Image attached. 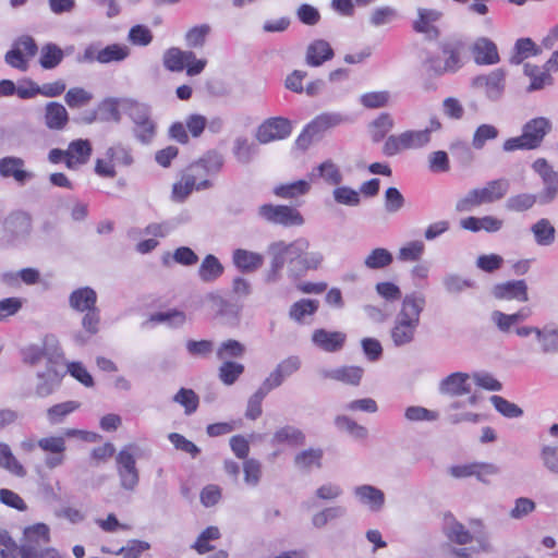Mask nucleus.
<instances>
[{
	"label": "nucleus",
	"instance_id": "obj_18",
	"mask_svg": "<svg viewBox=\"0 0 558 558\" xmlns=\"http://www.w3.org/2000/svg\"><path fill=\"white\" fill-rule=\"evenodd\" d=\"M38 447L43 451L50 453L45 460V464L48 469H54L63 464L66 450L64 436L43 437L38 440Z\"/></svg>",
	"mask_w": 558,
	"mask_h": 558
},
{
	"label": "nucleus",
	"instance_id": "obj_1",
	"mask_svg": "<svg viewBox=\"0 0 558 558\" xmlns=\"http://www.w3.org/2000/svg\"><path fill=\"white\" fill-rule=\"evenodd\" d=\"M223 166V159L217 151H207L203 157L190 163L172 186V198L183 202L194 190L211 186L210 177L216 175Z\"/></svg>",
	"mask_w": 558,
	"mask_h": 558
},
{
	"label": "nucleus",
	"instance_id": "obj_32",
	"mask_svg": "<svg viewBox=\"0 0 558 558\" xmlns=\"http://www.w3.org/2000/svg\"><path fill=\"white\" fill-rule=\"evenodd\" d=\"M332 58L333 50L324 39H316L307 47L306 62L312 66H319Z\"/></svg>",
	"mask_w": 558,
	"mask_h": 558
},
{
	"label": "nucleus",
	"instance_id": "obj_10",
	"mask_svg": "<svg viewBox=\"0 0 558 558\" xmlns=\"http://www.w3.org/2000/svg\"><path fill=\"white\" fill-rule=\"evenodd\" d=\"M345 120L340 113L324 112L318 114L304 126L296 138V145L301 148H307L315 137L342 124Z\"/></svg>",
	"mask_w": 558,
	"mask_h": 558
},
{
	"label": "nucleus",
	"instance_id": "obj_7",
	"mask_svg": "<svg viewBox=\"0 0 558 558\" xmlns=\"http://www.w3.org/2000/svg\"><path fill=\"white\" fill-rule=\"evenodd\" d=\"M279 246L286 251L288 263L296 274L316 270L323 263V255L318 252H310V242L304 238L290 243L279 241Z\"/></svg>",
	"mask_w": 558,
	"mask_h": 558
},
{
	"label": "nucleus",
	"instance_id": "obj_45",
	"mask_svg": "<svg viewBox=\"0 0 558 558\" xmlns=\"http://www.w3.org/2000/svg\"><path fill=\"white\" fill-rule=\"evenodd\" d=\"M0 468L20 477L26 475V470L14 457L10 447L4 442H0Z\"/></svg>",
	"mask_w": 558,
	"mask_h": 558
},
{
	"label": "nucleus",
	"instance_id": "obj_15",
	"mask_svg": "<svg viewBox=\"0 0 558 558\" xmlns=\"http://www.w3.org/2000/svg\"><path fill=\"white\" fill-rule=\"evenodd\" d=\"M498 468L487 462H468L463 464H454L448 469V473L456 480H464L475 477L477 481L486 483L488 477L497 474Z\"/></svg>",
	"mask_w": 558,
	"mask_h": 558
},
{
	"label": "nucleus",
	"instance_id": "obj_5",
	"mask_svg": "<svg viewBox=\"0 0 558 558\" xmlns=\"http://www.w3.org/2000/svg\"><path fill=\"white\" fill-rule=\"evenodd\" d=\"M50 542V529L45 523H35L23 531V544L20 547L21 558H63L54 547L38 549Z\"/></svg>",
	"mask_w": 558,
	"mask_h": 558
},
{
	"label": "nucleus",
	"instance_id": "obj_51",
	"mask_svg": "<svg viewBox=\"0 0 558 558\" xmlns=\"http://www.w3.org/2000/svg\"><path fill=\"white\" fill-rule=\"evenodd\" d=\"M536 203V195L521 193L508 198L506 207L510 211L522 213L531 209Z\"/></svg>",
	"mask_w": 558,
	"mask_h": 558
},
{
	"label": "nucleus",
	"instance_id": "obj_54",
	"mask_svg": "<svg viewBox=\"0 0 558 558\" xmlns=\"http://www.w3.org/2000/svg\"><path fill=\"white\" fill-rule=\"evenodd\" d=\"M360 101L365 108L378 109L389 104L390 94L387 90L368 92L361 96Z\"/></svg>",
	"mask_w": 558,
	"mask_h": 558
},
{
	"label": "nucleus",
	"instance_id": "obj_57",
	"mask_svg": "<svg viewBox=\"0 0 558 558\" xmlns=\"http://www.w3.org/2000/svg\"><path fill=\"white\" fill-rule=\"evenodd\" d=\"M490 402L495 407V409L506 417H519L522 415L523 411L517 404L506 400L500 396H492Z\"/></svg>",
	"mask_w": 558,
	"mask_h": 558
},
{
	"label": "nucleus",
	"instance_id": "obj_8",
	"mask_svg": "<svg viewBox=\"0 0 558 558\" xmlns=\"http://www.w3.org/2000/svg\"><path fill=\"white\" fill-rule=\"evenodd\" d=\"M162 64L169 72L180 73L185 71L187 76H196L205 70L207 60L197 58L191 50L171 47L163 52Z\"/></svg>",
	"mask_w": 558,
	"mask_h": 558
},
{
	"label": "nucleus",
	"instance_id": "obj_19",
	"mask_svg": "<svg viewBox=\"0 0 558 558\" xmlns=\"http://www.w3.org/2000/svg\"><path fill=\"white\" fill-rule=\"evenodd\" d=\"M313 344L328 353H335L343 349L347 342V333L338 330L315 329L312 333Z\"/></svg>",
	"mask_w": 558,
	"mask_h": 558
},
{
	"label": "nucleus",
	"instance_id": "obj_21",
	"mask_svg": "<svg viewBox=\"0 0 558 558\" xmlns=\"http://www.w3.org/2000/svg\"><path fill=\"white\" fill-rule=\"evenodd\" d=\"M132 120L135 124V135L142 143H149L156 132V125L151 120L146 107L135 106L131 111Z\"/></svg>",
	"mask_w": 558,
	"mask_h": 558
},
{
	"label": "nucleus",
	"instance_id": "obj_3",
	"mask_svg": "<svg viewBox=\"0 0 558 558\" xmlns=\"http://www.w3.org/2000/svg\"><path fill=\"white\" fill-rule=\"evenodd\" d=\"M466 61V45L456 37L442 39L437 45V52L427 58L428 69L436 75L456 73Z\"/></svg>",
	"mask_w": 558,
	"mask_h": 558
},
{
	"label": "nucleus",
	"instance_id": "obj_34",
	"mask_svg": "<svg viewBox=\"0 0 558 558\" xmlns=\"http://www.w3.org/2000/svg\"><path fill=\"white\" fill-rule=\"evenodd\" d=\"M233 264L244 272H252L262 267L264 257L255 252L238 248L233 252Z\"/></svg>",
	"mask_w": 558,
	"mask_h": 558
},
{
	"label": "nucleus",
	"instance_id": "obj_40",
	"mask_svg": "<svg viewBox=\"0 0 558 558\" xmlns=\"http://www.w3.org/2000/svg\"><path fill=\"white\" fill-rule=\"evenodd\" d=\"M63 58V50L56 44L48 43L40 49L39 64L43 69L51 70L57 68Z\"/></svg>",
	"mask_w": 558,
	"mask_h": 558
},
{
	"label": "nucleus",
	"instance_id": "obj_30",
	"mask_svg": "<svg viewBox=\"0 0 558 558\" xmlns=\"http://www.w3.org/2000/svg\"><path fill=\"white\" fill-rule=\"evenodd\" d=\"M364 369L360 366H341L324 373L325 378L341 381L345 385L357 386L360 385Z\"/></svg>",
	"mask_w": 558,
	"mask_h": 558
},
{
	"label": "nucleus",
	"instance_id": "obj_48",
	"mask_svg": "<svg viewBox=\"0 0 558 558\" xmlns=\"http://www.w3.org/2000/svg\"><path fill=\"white\" fill-rule=\"evenodd\" d=\"M318 306L317 300L302 299L291 305L289 315L293 320L301 323L305 316L314 315Z\"/></svg>",
	"mask_w": 558,
	"mask_h": 558
},
{
	"label": "nucleus",
	"instance_id": "obj_28",
	"mask_svg": "<svg viewBox=\"0 0 558 558\" xmlns=\"http://www.w3.org/2000/svg\"><path fill=\"white\" fill-rule=\"evenodd\" d=\"M129 54V47L121 44L108 45L96 51L87 50V56L99 63L119 62L128 58Z\"/></svg>",
	"mask_w": 558,
	"mask_h": 558
},
{
	"label": "nucleus",
	"instance_id": "obj_20",
	"mask_svg": "<svg viewBox=\"0 0 558 558\" xmlns=\"http://www.w3.org/2000/svg\"><path fill=\"white\" fill-rule=\"evenodd\" d=\"M473 60L478 65H494L500 61L497 45L487 37H478L471 46Z\"/></svg>",
	"mask_w": 558,
	"mask_h": 558
},
{
	"label": "nucleus",
	"instance_id": "obj_12",
	"mask_svg": "<svg viewBox=\"0 0 558 558\" xmlns=\"http://www.w3.org/2000/svg\"><path fill=\"white\" fill-rule=\"evenodd\" d=\"M429 142L428 131H405L399 135H390L384 144L383 151L386 156H395L402 150L422 148Z\"/></svg>",
	"mask_w": 558,
	"mask_h": 558
},
{
	"label": "nucleus",
	"instance_id": "obj_25",
	"mask_svg": "<svg viewBox=\"0 0 558 558\" xmlns=\"http://www.w3.org/2000/svg\"><path fill=\"white\" fill-rule=\"evenodd\" d=\"M470 376L466 373H452L444 378L439 384V390L444 395L459 397L471 392L469 383Z\"/></svg>",
	"mask_w": 558,
	"mask_h": 558
},
{
	"label": "nucleus",
	"instance_id": "obj_26",
	"mask_svg": "<svg viewBox=\"0 0 558 558\" xmlns=\"http://www.w3.org/2000/svg\"><path fill=\"white\" fill-rule=\"evenodd\" d=\"M45 125L52 131H61L69 123V113L65 107L57 101H50L45 106Z\"/></svg>",
	"mask_w": 558,
	"mask_h": 558
},
{
	"label": "nucleus",
	"instance_id": "obj_33",
	"mask_svg": "<svg viewBox=\"0 0 558 558\" xmlns=\"http://www.w3.org/2000/svg\"><path fill=\"white\" fill-rule=\"evenodd\" d=\"M483 204H490L502 199L509 191V181L506 179L492 180L484 187L476 189Z\"/></svg>",
	"mask_w": 558,
	"mask_h": 558
},
{
	"label": "nucleus",
	"instance_id": "obj_27",
	"mask_svg": "<svg viewBox=\"0 0 558 558\" xmlns=\"http://www.w3.org/2000/svg\"><path fill=\"white\" fill-rule=\"evenodd\" d=\"M4 230L13 236L28 234L32 230V216L24 210L11 213L4 220Z\"/></svg>",
	"mask_w": 558,
	"mask_h": 558
},
{
	"label": "nucleus",
	"instance_id": "obj_49",
	"mask_svg": "<svg viewBox=\"0 0 558 558\" xmlns=\"http://www.w3.org/2000/svg\"><path fill=\"white\" fill-rule=\"evenodd\" d=\"M538 52L539 49L531 38H520L514 45V53L510 62L520 64L529 57L536 56Z\"/></svg>",
	"mask_w": 558,
	"mask_h": 558
},
{
	"label": "nucleus",
	"instance_id": "obj_41",
	"mask_svg": "<svg viewBox=\"0 0 558 558\" xmlns=\"http://www.w3.org/2000/svg\"><path fill=\"white\" fill-rule=\"evenodd\" d=\"M311 189L310 182L299 180L292 183H283L275 186L274 194L280 198L292 199L308 193Z\"/></svg>",
	"mask_w": 558,
	"mask_h": 558
},
{
	"label": "nucleus",
	"instance_id": "obj_35",
	"mask_svg": "<svg viewBox=\"0 0 558 558\" xmlns=\"http://www.w3.org/2000/svg\"><path fill=\"white\" fill-rule=\"evenodd\" d=\"M51 338L53 336H46L44 339L43 345H29L23 351V361L24 363L34 366L43 361H47L49 355L51 354L52 345Z\"/></svg>",
	"mask_w": 558,
	"mask_h": 558
},
{
	"label": "nucleus",
	"instance_id": "obj_62",
	"mask_svg": "<svg viewBox=\"0 0 558 558\" xmlns=\"http://www.w3.org/2000/svg\"><path fill=\"white\" fill-rule=\"evenodd\" d=\"M244 481L251 486H256L262 477V464L255 459H246L243 463Z\"/></svg>",
	"mask_w": 558,
	"mask_h": 558
},
{
	"label": "nucleus",
	"instance_id": "obj_63",
	"mask_svg": "<svg viewBox=\"0 0 558 558\" xmlns=\"http://www.w3.org/2000/svg\"><path fill=\"white\" fill-rule=\"evenodd\" d=\"M335 201L339 204L348 206H356L360 204V194L357 191L348 186H338L333 190Z\"/></svg>",
	"mask_w": 558,
	"mask_h": 558
},
{
	"label": "nucleus",
	"instance_id": "obj_53",
	"mask_svg": "<svg viewBox=\"0 0 558 558\" xmlns=\"http://www.w3.org/2000/svg\"><path fill=\"white\" fill-rule=\"evenodd\" d=\"M210 33L208 24H201L190 28L185 34L186 45L190 48H202Z\"/></svg>",
	"mask_w": 558,
	"mask_h": 558
},
{
	"label": "nucleus",
	"instance_id": "obj_64",
	"mask_svg": "<svg viewBox=\"0 0 558 558\" xmlns=\"http://www.w3.org/2000/svg\"><path fill=\"white\" fill-rule=\"evenodd\" d=\"M168 438L175 449L189 453L192 458L199 453V448L179 433H171Z\"/></svg>",
	"mask_w": 558,
	"mask_h": 558
},
{
	"label": "nucleus",
	"instance_id": "obj_24",
	"mask_svg": "<svg viewBox=\"0 0 558 558\" xmlns=\"http://www.w3.org/2000/svg\"><path fill=\"white\" fill-rule=\"evenodd\" d=\"M68 159L66 167L69 169H77L78 167L88 162L92 154L93 146L88 140H74L68 145Z\"/></svg>",
	"mask_w": 558,
	"mask_h": 558
},
{
	"label": "nucleus",
	"instance_id": "obj_47",
	"mask_svg": "<svg viewBox=\"0 0 558 558\" xmlns=\"http://www.w3.org/2000/svg\"><path fill=\"white\" fill-rule=\"evenodd\" d=\"M107 153L116 169L130 167L134 162L131 148L121 143H117L108 147Z\"/></svg>",
	"mask_w": 558,
	"mask_h": 558
},
{
	"label": "nucleus",
	"instance_id": "obj_9",
	"mask_svg": "<svg viewBox=\"0 0 558 558\" xmlns=\"http://www.w3.org/2000/svg\"><path fill=\"white\" fill-rule=\"evenodd\" d=\"M51 354L46 361V369L38 373L40 383L37 385L36 392L40 397H47L52 393L54 386L61 383L64 373L61 369L63 364V353L56 338H51Z\"/></svg>",
	"mask_w": 558,
	"mask_h": 558
},
{
	"label": "nucleus",
	"instance_id": "obj_13",
	"mask_svg": "<svg viewBox=\"0 0 558 558\" xmlns=\"http://www.w3.org/2000/svg\"><path fill=\"white\" fill-rule=\"evenodd\" d=\"M258 216L266 222L283 227H299L304 223L301 213L288 205L264 204L258 208Z\"/></svg>",
	"mask_w": 558,
	"mask_h": 558
},
{
	"label": "nucleus",
	"instance_id": "obj_61",
	"mask_svg": "<svg viewBox=\"0 0 558 558\" xmlns=\"http://www.w3.org/2000/svg\"><path fill=\"white\" fill-rule=\"evenodd\" d=\"M94 171L100 178L113 179L117 177L118 171L116 170L107 150L102 157H99L95 160Z\"/></svg>",
	"mask_w": 558,
	"mask_h": 558
},
{
	"label": "nucleus",
	"instance_id": "obj_36",
	"mask_svg": "<svg viewBox=\"0 0 558 558\" xmlns=\"http://www.w3.org/2000/svg\"><path fill=\"white\" fill-rule=\"evenodd\" d=\"M524 74L531 80L527 86L529 92L539 90L553 84V77L548 70H542L535 64L525 63Z\"/></svg>",
	"mask_w": 558,
	"mask_h": 558
},
{
	"label": "nucleus",
	"instance_id": "obj_6",
	"mask_svg": "<svg viewBox=\"0 0 558 558\" xmlns=\"http://www.w3.org/2000/svg\"><path fill=\"white\" fill-rule=\"evenodd\" d=\"M549 130L550 123L546 118H534L524 124L520 136L506 140L502 148L506 151L536 149Z\"/></svg>",
	"mask_w": 558,
	"mask_h": 558
},
{
	"label": "nucleus",
	"instance_id": "obj_22",
	"mask_svg": "<svg viewBox=\"0 0 558 558\" xmlns=\"http://www.w3.org/2000/svg\"><path fill=\"white\" fill-rule=\"evenodd\" d=\"M493 295L498 300L526 302L529 300L527 286L524 280H511L495 284Z\"/></svg>",
	"mask_w": 558,
	"mask_h": 558
},
{
	"label": "nucleus",
	"instance_id": "obj_52",
	"mask_svg": "<svg viewBox=\"0 0 558 558\" xmlns=\"http://www.w3.org/2000/svg\"><path fill=\"white\" fill-rule=\"evenodd\" d=\"M173 400L184 408L185 414L190 415L194 413L199 404V398L194 390L187 388H181Z\"/></svg>",
	"mask_w": 558,
	"mask_h": 558
},
{
	"label": "nucleus",
	"instance_id": "obj_42",
	"mask_svg": "<svg viewBox=\"0 0 558 558\" xmlns=\"http://www.w3.org/2000/svg\"><path fill=\"white\" fill-rule=\"evenodd\" d=\"M222 272L223 266L219 259L211 254L205 256L198 268V276L205 282L215 281L222 275Z\"/></svg>",
	"mask_w": 558,
	"mask_h": 558
},
{
	"label": "nucleus",
	"instance_id": "obj_59",
	"mask_svg": "<svg viewBox=\"0 0 558 558\" xmlns=\"http://www.w3.org/2000/svg\"><path fill=\"white\" fill-rule=\"evenodd\" d=\"M317 170L319 177H322L330 185H338L342 181V174L339 168L331 160L322 162Z\"/></svg>",
	"mask_w": 558,
	"mask_h": 558
},
{
	"label": "nucleus",
	"instance_id": "obj_44",
	"mask_svg": "<svg viewBox=\"0 0 558 558\" xmlns=\"http://www.w3.org/2000/svg\"><path fill=\"white\" fill-rule=\"evenodd\" d=\"M395 125L393 119L388 112L380 113L371 124L372 140L376 143L383 141Z\"/></svg>",
	"mask_w": 558,
	"mask_h": 558
},
{
	"label": "nucleus",
	"instance_id": "obj_17",
	"mask_svg": "<svg viewBox=\"0 0 558 558\" xmlns=\"http://www.w3.org/2000/svg\"><path fill=\"white\" fill-rule=\"evenodd\" d=\"M0 177L12 179L20 185L33 179L34 174L26 168L24 159L15 156H7L0 159Z\"/></svg>",
	"mask_w": 558,
	"mask_h": 558
},
{
	"label": "nucleus",
	"instance_id": "obj_37",
	"mask_svg": "<svg viewBox=\"0 0 558 558\" xmlns=\"http://www.w3.org/2000/svg\"><path fill=\"white\" fill-rule=\"evenodd\" d=\"M531 231L534 235L535 242L541 246H549L555 242L556 229L546 218L537 220L531 227Z\"/></svg>",
	"mask_w": 558,
	"mask_h": 558
},
{
	"label": "nucleus",
	"instance_id": "obj_4",
	"mask_svg": "<svg viewBox=\"0 0 558 558\" xmlns=\"http://www.w3.org/2000/svg\"><path fill=\"white\" fill-rule=\"evenodd\" d=\"M245 352V345L235 339H227L218 345L216 357L221 361L218 368V378L223 385L231 386L235 384L244 374L245 366L236 360L242 359Z\"/></svg>",
	"mask_w": 558,
	"mask_h": 558
},
{
	"label": "nucleus",
	"instance_id": "obj_23",
	"mask_svg": "<svg viewBox=\"0 0 558 558\" xmlns=\"http://www.w3.org/2000/svg\"><path fill=\"white\" fill-rule=\"evenodd\" d=\"M441 16L442 13L436 9L421 8L417 10V19L413 22V29L416 33L436 38L440 34L436 23Z\"/></svg>",
	"mask_w": 558,
	"mask_h": 558
},
{
	"label": "nucleus",
	"instance_id": "obj_39",
	"mask_svg": "<svg viewBox=\"0 0 558 558\" xmlns=\"http://www.w3.org/2000/svg\"><path fill=\"white\" fill-rule=\"evenodd\" d=\"M272 442L277 445L302 446L305 442V435L301 429L287 425L275 432Z\"/></svg>",
	"mask_w": 558,
	"mask_h": 558
},
{
	"label": "nucleus",
	"instance_id": "obj_60",
	"mask_svg": "<svg viewBox=\"0 0 558 558\" xmlns=\"http://www.w3.org/2000/svg\"><path fill=\"white\" fill-rule=\"evenodd\" d=\"M255 151L254 143H251L247 138L240 137L234 143L233 154L240 162H248Z\"/></svg>",
	"mask_w": 558,
	"mask_h": 558
},
{
	"label": "nucleus",
	"instance_id": "obj_14",
	"mask_svg": "<svg viewBox=\"0 0 558 558\" xmlns=\"http://www.w3.org/2000/svg\"><path fill=\"white\" fill-rule=\"evenodd\" d=\"M292 123L289 119L282 117H272L266 119L256 131V140L260 144H267L275 141H281L290 136Z\"/></svg>",
	"mask_w": 558,
	"mask_h": 558
},
{
	"label": "nucleus",
	"instance_id": "obj_2",
	"mask_svg": "<svg viewBox=\"0 0 558 558\" xmlns=\"http://www.w3.org/2000/svg\"><path fill=\"white\" fill-rule=\"evenodd\" d=\"M425 307V299L416 293L407 294L396 316L390 337L395 345L411 343L420 325L421 314Z\"/></svg>",
	"mask_w": 558,
	"mask_h": 558
},
{
	"label": "nucleus",
	"instance_id": "obj_50",
	"mask_svg": "<svg viewBox=\"0 0 558 558\" xmlns=\"http://www.w3.org/2000/svg\"><path fill=\"white\" fill-rule=\"evenodd\" d=\"M392 255L386 248H374L365 258V266L369 269H380L392 263Z\"/></svg>",
	"mask_w": 558,
	"mask_h": 558
},
{
	"label": "nucleus",
	"instance_id": "obj_11",
	"mask_svg": "<svg viewBox=\"0 0 558 558\" xmlns=\"http://www.w3.org/2000/svg\"><path fill=\"white\" fill-rule=\"evenodd\" d=\"M38 52V46L35 39L29 35L17 37L10 50L4 56L8 65L21 72H26L29 68V60Z\"/></svg>",
	"mask_w": 558,
	"mask_h": 558
},
{
	"label": "nucleus",
	"instance_id": "obj_38",
	"mask_svg": "<svg viewBox=\"0 0 558 558\" xmlns=\"http://www.w3.org/2000/svg\"><path fill=\"white\" fill-rule=\"evenodd\" d=\"M324 457L322 448H308L294 457V464L301 470L320 469Z\"/></svg>",
	"mask_w": 558,
	"mask_h": 558
},
{
	"label": "nucleus",
	"instance_id": "obj_56",
	"mask_svg": "<svg viewBox=\"0 0 558 558\" xmlns=\"http://www.w3.org/2000/svg\"><path fill=\"white\" fill-rule=\"evenodd\" d=\"M425 251L422 241H412L399 250L398 259L401 262H417Z\"/></svg>",
	"mask_w": 558,
	"mask_h": 558
},
{
	"label": "nucleus",
	"instance_id": "obj_31",
	"mask_svg": "<svg viewBox=\"0 0 558 558\" xmlns=\"http://www.w3.org/2000/svg\"><path fill=\"white\" fill-rule=\"evenodd\" d=\"M97 294L89 288H78L69 298L70 306L77 312H87L96 307Z\"/></svg>",
	"mask_w": 558,
	"mask_h": 558
},
{
	"label": "nucleus",
	"instance_id": "obj_43",
	"mask_svg": "<svg viewBox=\"0 0 558 558\" xmlns=\"http://www.w3.org/2000/svg\"><path fill=\"white\" fill-rule=\"evenodd\" d=\"M355 495L363 504L368 505L373 510H379L385 501L384 493L371 485L356 487Z\"/></svg>",
	"mask_w": 558,
	"mask_h": 558
},
{
	"label": "nucleus",
	"instance_id": "obj_58",
	"mask_svg": "<svg viewBox=\"0 0 558 558\" xmlns=\"http://www.w3.org/2000/svg\"><path fill=\"white\" fill-rule=\"evenodd\" d=\"M536 338L541 342L544 353L558 351V330L557 329H538Z\"/></svg>",
	"mask_w": 558,
	"mask_h": 558
},
{
	"label": "nucleus",
	"instance_id": "obj_46",
	"mask_svg": "<svg viewBox=\"0 0 558 558\" xmlns=\"http://www.w3.org/2000/svg\"><path fill=\"white\" fill-rule=\"evenodd\" d=\"M80 407L81 403L73 400L57 403L47 410V418L50 424H59L63 422L68 415L78 410Z\"/></svg>",
	"mask_w": 558,
	"mask_h": 558
},
{
	"label": "nucleus",
	"instance_id": "obj_29",
	"mask_svg": "<svg viewBox=\"0 0 558 558\" xmlns=\"http://www.w3.org/2000/svg\"><path fill=\"white\" fill-rule=\"evenodd\" d=\"M506 73L502 69H496L488 74L478 75L474 80V84L484 87L488 96H497L505 88Z\"/></svg>",
	"mask_w": 558,
	"mask_h": 558
},
{
	"label": "nucleus",
	"instance_id": "obj_55",
	"mask_svg": "<svg viewBox=\"0 0 558 558\" xmlns=\"http://www.w3.org/2000/svg\"><path fill=\"white\" fill-rule=\"evenodd\" d=\"M92 99L93 95L82 87H72L64 96V100L70 108H82L88 105Z\"/></svg>",
	"mask_w": 558,
	"mask_h": 558
},
{
	"label": "nucleus",
	"instance_id": "obj_16",
	"mask_svg": "<svg viewBox=\"0 0 558 558\" xmlns=\"http://www.w3.org/2000/svg\"><path fill=\"white\" fill-rule=\"evenodd\" d=\"M117 464L121 486L128 490H133L140 481L134 456L128 449H122L117 456Z\"/></svg>",
	"mask_w": 558,
	"mask_h": 558
}]
</instances>
